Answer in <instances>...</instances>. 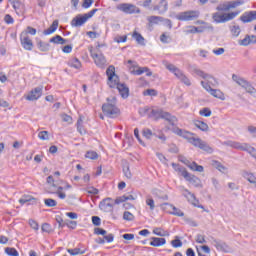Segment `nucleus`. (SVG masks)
I'll list each match as a JSON object with an SVG mask.
<instances>
[{"label":"nucleus","mask_w":256,"mask_h":256,"mask_svg":"<svg viewBox=\"0 0 256 256\" xmlns=\"http://www.w3.org/2000/svg\"><path fill=\"white\" fill-rule=\"evenodd\" d=\"M206 81L207 82L205 83H208L210 87H217L219 85V82L213 76H211V78H206Z\"/></svg>","instance_id":"864d4df0"},{"label":"nucleus","mask_w":256,"mask_h":256,"mask_svg":"<svg viewBox=\"0 0 256 256\" xmlns=\"http://www.w3.org/2000/svg\"><path fill=\"white\" fill-rule=\"evenodd\" d=\"M172 167L174 169V171H177V173H180V175L183 177V173L186 172V173H189L187 171V169L181 167V165L177 164V163H172Z\"/></svg>","instance_id":"c03bdc74"},{"label":"nucleus","mask_w":256,"mask_h":256,"mask_svg":"<svg viewBox=\"0 0 256 256\" xmlns=\"http://www.w3.org/2000/svg\"><path fill=\"white\" fill-rule=\"evenodd\" d=\"M123 219L124 221H134L135 220V215L129 211H125L123 214Z\"/></svg>","instance_id":"4d7b16f0"},{"label":"nucleus","mask_w":256,"mask_h":256,"mask_svg":"<svg viewBox=\"0 0 256 256\" xmlns=\"http://www.w3.org/2000/svg\"><path fill=\"white\" fill-rule=\"evenodd\" d=\"M239 13H241V11H235L224 14L216 12L212 15V19L215 21V23H227V21H233V19L236 18L237 15H239Z\"/></svg>","instance_id":"423d86ee"},{"label":"nucleus","mask_w":256,"mask_h":256,"mask_svg":"<svg viewBox=\"0 0 256 256\" xmlns=\"http://www.w3.org/2000/svg\"><path fill=\"white\" fill-rule=\"evenodd\" d=\"M38 137L41 139V141H49V131H40L38 133Z\"/></svg>","instance_id":"13d9d810"},{"label":"nucleus","mask_w":256,"mask_h":256,"mask_svg":"<svg viewBox=\"0 0 256 256\" xmlns=\"http://www.w3.org/2000/svg\"><path fill=\"white\" fill-rule=\"evenodd\" d=\"M185 194L184 197L191 203L194 207H198L199 209H203V205H199V201L195 197V194L191 193L189 190L184 189Z\"/></svg>","instance_id":"6ab92c4d"},{"label":"nucleus","mask_w":256,"mask_h":256,"mask_svg":"<svg viewBox=\"0 0 256 256\" xmlns=\"http://www.w3.org/2000/svg\"><path fill=\"white\" fill-rule=\"evenodd\" d=\"M99 11V9L94 8L90 12L86 14H78L76 17H74L71 21L72 27H82V25H85L93 15L96 14V12Z\"/></svg>","instance_id":"39448f33"},{"label":"nucleus","mask_w":256,"mask_h":256,"mask_svg":"<svg viewBox=\"0 0 256 256\" xmlns=\"http://www.w3.org/2000/svg\"><path fill=\"white\" fill-rule=\"evenodd\" d=\"M256 43V36L247 34L244 39L239 41V45L247 47L248 45Z\"/></svg>","instance_id":"a878e982"},{"label":"nucleus","mask_w":256,"mask_h":256,"mask_svg":"<svg viewBox=\"0 0 256 256\" xmlns=\"http://www.w3.org/2000/svg\"><path fill=\"white\" fill-rule=\"evenodd\" d=\"M125 201H135V197L133 195H123V196H120V197H117L115 199V203L116 205H119L121 203H125Z\"/></svg>","instance_id":"f704fd0d"},{"label":"nucleus","mask_w":256,"mask_h":256,"mask_svg":"<svg viewBox=\"0 0 256 256\" xmlns=\"http://www.w3.org/2000/svg\"><path fill=\"white\" fill-rule=\"evenodd\" d=\"M119 9L120 11H123V13H127L129 15H133V13H140V10L137 9V6L133 4H127V3L121 4L119 6Z\"/></svg>","instance_id":"f3484780"},{"label":"nucleus","mask_w":256,"mask_h":256,"mask_svg":"<svg viewBox=\"0 0 256 256\" xmlns=\"http://www.w3.org/2000/svg\"><path fill=\"white\" fill-rule=\"evenodd\" d=\"M167 243V240L165 238H158V237H152L150 245L152 247H161Z\"/></svg>","instance_id":"c85d7f7f"},{"label":"nucleus","mask_w":256,"mask_h":256,"mask_svg":"<svg viewBox=\"0 0 256 256\" xmlns=\"http://www.w3.org/2000/svg\"><path fill=\"white\" fill-rule=\"evenodd\" d=\"M20 42L26 51H33V40L29 38V35H27V32H22L20 35Z\"/></svg>","instance_id":"ddd939ff"},{"label":"nucleus","mask_w":256,"mask_h":256,"mask_svg":"<svg viewBox=\"0 0 256 256\" xmlns=\"http://www.w3.org/2000/svg\"><path fill=\"white\" fill-rule=\"evenodd\" d=\"M165 205H169V207L172 208V212H171L172 215H175L176 217H184L185 216V213H183V211H181V209H179L169 203L162 204V206H165Z\"/></svg>","instance_id":"c9c22d12"},{"label":"nucleus","mask_w":256,"mask_h":256,"mask_svg":"<svg viewBox=\"0 0 256 256\" xmlns=\"http://www.w3.org/2000/svg\"><path fill=\"white\" fill-rule=\"evenodd\" d=\"M173 133L175 135H178L179 137H183V139H187L188 143H191L194 147H198L202 151H205L206 153H213V148L207 144V142L201 140V138H195L193 137V133L183 130L179 127L173 128Z\"/></svg>","instance_id":"f257e3e1"},{"label":"nucleus","mask_w":256,"mask_h":256,"mask_svg":"<svg viewBox=\"0 0 256 256\" xmlns=\"http://www.w3.org/2000/svg\"><path fill=\"white\" fill-rule=\"evenodd\" d=\"M49 43H54L55 45H65V43H67V40L60 35H56L50 38Z\"/></svg>","instance_id":"473e14b6"},{"label":"nucleus","mask_w":256,"mask_h":256,"mask_svg":"<svg viewBox=\"0 0 256 256\" xmlns=\"http://www.w3.org/2000/svg\"><path fill=\"white\" fill-rule=\"evenodd\" d=\"M242 177H244V179H247L249 181V183H252V185H256V177H255V175H253V173L243 171Z\"/></svg>","instance_id":"e433bc0d"},{"label":"nucleus","mask_w":256,"mask_h":256,"mask_svg":"<svg viewBox=\"0 0 256 256\" xmlns=\"http://www.w3.org/2000/svg\"><path fill=\"white\" fill-rule=\"evenodd\" d=\"M211 109L209 108H203L199 111V115H201V117H211Z\"/></svg>","instance_id":"bf43d9fd"},{"label":"nucleus","mask_w":256,"mask_h":256,"mask_svg":"<svg viewBox=\"0 0 256 256\" xmlns=\"http://www.w3.org/2000/svg\"><path fill=\"white\" fill-rule=\"evenodd\" d=\"M90 55L94 59V63L97 65V67H103L105 63H107V60H105V56L101 54V52H95V50H90Z\"/></svg>","instance_id":"2eb2a0df"},{"label":"nucleus","mask_w":256,"mask_h":256,"mask_svg":"<svg viewBox=\"0 0 256 256\" xmlns=\"http://www.w3.org/2000/svg\"><path fill=\"white\" fill-rule=\"evenodd\" d=\"M58 183H52L48 186L47 193L50 195H57L59 199H65L67 195L64 192L57 191Z\"/></svg>","instance_id":"a211bd4d"},{"label":"nucleus","mask_w":256,"mask_h":256,"mask_svg":"<svg viewBox=\"0 0 256 256\" xmlns=\"http://www.w3.org/2000/svg\"><path fill=\"white\" fill-rule=\"evenodd\" d=\"M230 31L233 35V37H239V35H241V27L237 26H232L230 28Z\"/></svg>","instance_id":"3c124183"},{"label":"nucleus","mask_w":256,"mask_h":256,"mask_svg":"<svg viewBox=\"0 0 256 256\" xmlns=\"http://www.w3.org/2000/svg\"><path fill=\"white\" fill-rule=\"evenodd\" d=\"M239 19L242 23H252V21H256L255 10L244 12Z\"/></svg>","instance_id":"aec40b11"},{"label":"nucleus","mask_w":256,"mask_h":256,"mask_svg":"<svg viewBox=\"0 0 256 256\" xmlns=\"http://www.w3.org/2000/svg\"><path fill=\"white\" fill-rule=\"evenodd\" d=\"M144 96L157 97V90L155 89H147L143 92Z\"/></svg>","instance_id":"680f3d73"},{"label":"nucleus","mask_w":256,"mask_h":256,"mask_svg":"<svg viewBox=\"0 0 256 256\" xmlns=\"http://www.w3.org/2000/svg\"><path fill=\"white\" fill-rule=\"evenodd\" d=\"M70 255H85L86 250H81L80 248L68 249L67 250Z\"/></svg>","instance_id":"de8ad7c7"},{"label":"nucleus","mask_w":256,"mask_h":256,"mask_svg":"<svg viewBox=\"0 0 256 256\" xmlns=\"http://www.w3.org/2000/svg\"><path fill=\"white\" fill-rule=\"evenodd\" d=\"M142 135L143 137H145L146 139H151V137H155V133H153V131H151V129L146 128L142 131Z\"/></svg>","instance_id":"5fc2aeb1"},{"label":"nucleus","mask_w":256,"mask_h":256,"mask_svg":"<svg viewBox=\"0 0 256 256\" xmlns=\"http://www.w3.org/2000/svg\"><path fill=\"white\" fill-rule=\"evenodd\" d=\"M108 77V85L111 89H117L122 99L129 97V87L125 84L119 83V76L115 74V66L110 65L106 70Z\"/></svg>","instance_id":"f03ea898"},{"label":"nucleus","mask_w":256,"mask_h":256,"mask_svg":"<svg viewBox=\"0 0 256 256\" xmlns=\"http://www.w3.org/2000/svg\"><path fill=\"white\" fill-rule=\"evenodd\" d=\"M19 203H21V205H25V203H32V205H35L37 199L32 196H24L19 200Z\"/></svg>","instance_id":"4c0bfd02"},{"label":"nucleus","mask_w":256,"mask_h":256,"mask_svg":"<svg viewBox=\"0 0 256 256\" xmlns=\"http://www.w3.org/2000/svg\"><path fill=\"white\" fill-rule=\"evenodd\" d=\"M184 165H187L188 168L191 169V171H197L198 173H203V171H205L203 166L197 164V162H191L187 158L184 162Z\"/></svg>","instance_id":"b1692460"},{"label":"nucleus","mask_w":256,"mask_h":256,"mask_svg":"<svg viewBox=\"0 0 256 256\" xmlns=\"http://www.w3.org/2000/svg\"><path fill=\"white\" fill-rule=\"evenodd\" d=\"M184 165H187L188 168L191 169V171H197L198 173H203V171H205L203 166L197 164V162H191L187 158L184 162Z\"/></svg>","instance_id":"5701e85b"},{"label":"nucleus","mask_w":256,"mask_h":256,"mask_svg":"<svg viewBox=\"0 0 256 256\" xmlns=\"http://www.w3.org/2000/svg\"><path fill=\"white\" fill-rule=\"evenodd\" d=\"M139 113L142 116L148 115L149 119H153L154 121H159V119H165V121H168V123H170V125H172L173 127L175 123H177V117L159 108L150 109L149 107H144L139 109Z\"/></svg>","instance_id":"7ed1b4c3"},{"label":"nucleus","mask_w":256,"mask_h":256,"mask_svg":"<svg viewBox=\"0 0 256 256\" xmlns=\"http://www.w3.org/2000/svg\"><path fill=\"white\" fill-rule=\"evenodd\" d=\"M77 131L80 133V135H85V133H87L83 127V118L81 117L77 120Z\"/></svg>","instance_id":"37998d69"},{"label":"nucleus","mask_w":256,"mask_h":256,"mask_svg":"<svg viewBox=\"0 0 256 256\" xmlns=\"http://www.w3.org/2000/svg\"><path fill=\"white\" fill-rule=\"evenodd\" d=\"M166 69H168V71L173 73L175 77H177V79H179L182 83H184V85H187L188 87L191 86V80H189V78L185 76V74L183 73V71H181V69L177 68L173 64H166Z\"/></svg>","instance_id":"0eeeda50"},{"label":"nucleus","mask_w":256,"mask_h":256,"mask_svg":"<svg viewBox=\"0 0 256 256\" xmlns=\"http://www.w3.org/2000/svg\"><path fill=\"white\" fill-rule=\"evenodd\" d=\"M171 245L177 249L179 247H183V242L179 239V236H175V239L171 241Z\"/></svg>","instance_id":"09e8293b"},{"label":"nucleus","mask_w":256,"mask_h":256,"mask_svg":"<svg viewBox=\"0 0 256 256\" xmlns=\"http://www.w3.org/2000/svg\"><path fill=\"white\" fill-rule=\"evenodd\" d=\"M224 145H227V147H232V149H239L240 151H244L245 147H247V143L241 144L240 142L235 141L224 142Z\"/></svg>","instance_id":"bb28decb"},{"label":"nucleus","mask_w":256,"mask_h":256,"mask_svg":"<svg viewBox=\"0 0 256 256\" xmlns=\"http://www.w3.org/2000/svg\"><path fill=\"white\" fill-rule=\"evenodd\" d=\"M183 177L190 185H193V187H203V184H201V179L199 177L189 173V172H184Z\"/></svg>","instance_id":"4468645a"},{"label":"nucleus","mask_w":256,"mask_h":256,"mask_svg":"<svg viewBox=\"0 0 256 256\" xmlns=\"http://www.w3.org/2000/svg\"><path fill=\"white\" fill-rule=\"evenodd\" d=\"M154 137L160 139L162 143H165V141H167V137L165 136V134H163V132L154 133Z\"/></svg>","instance_id":"69168bd1"},{"label":"nucleus","mask_w":256,"mask_h":256,"mask_svg":"<svg viewBox=\"0 0 256 256\" xmlns=\"http://www.w3.org/2000/svg\"><path fill=\"white\" fill-rule=\"evenodd\" d=\"M13 9H15L17 15H19V13H21V8L23 7V5L21 4V1H16L13 4Z\"/></svg>","instance_id":"052dcab7"},{"label":"nucleus","mask_w":256,"mask_h":256,"mask_svg":"<svg viewBox=\"0 0 256 256\" xmlns=\"http://www.w3.org/2000/svg\"><path fill=\"white\" fill-rule=\"evenodd\" d=\"M5 253L9 256H19V252L15 248L7 247L5 248Z\"/></svg>","instance_id":"6e6d98bb"},{"label":"nucleus","mask_w":256,"mask_h":256,"mask_svg":"<svg viewBox=\"0 0 256 256\" xmlns=\"http://www.w3.org/2000/svg\"><path fill=\"white\" fill-rule=\"evenodd\" d=\"M70 67H74V69H81V61L77 58H73L69 61Z\"/></svg>","instance_id":"49530a36"},{"label":"nucleus","mask_w":256,"mask_h":256,"mask_svg":"<svg viewBox=\"0 0 256 256\" xmlns=\"http://www.w3.org/2000/svg\"><path fill=\"white\" fill-rule=\"evenodd\" d=\"M213 167H215V169H217L218 171H220V173H225L227 171V167H225L223 164H221V162L214 160L212 162Z\"/></svg>","instance_id":"ea45409f"},{"label":"nucleus","mask_w":256,"mask_h":256,"mask_svg":"<svg viewBox=\"0 0 256 256\" xmlns=\"http://www.w3.org/2000/svg\"><path fill=\"white\" fill-rule=\"evenodd\" d=\"M212 245H214L217 251H223L224 253L229 251V245H227V243L217 240L214 237H212Z\"/></svg>","instance_id":"412c9836"},{"label":"nucleus","mask_w":256,"mask_h":256,"mask_svg":"<svg viewBox=\"0 0 256 256\" xmlns=\"http://www.w3.org/2000/svg\"><path fill=\"white\" fill-rule=\"evenodd\" d=\"M128 65H131L129 67V72L132 75H143V73H146L147 77H151V75H153V72H151V70H149V68L139 67V66L133 64L132 60H128Z\"/></svg>","instance_id":"1a4fd4ad"},{"label":"nucleus","mask_w":256,"mask_h":256,"mask_svg":"<svg viewBox=\"0 0 256 256\" xmlns=\"http://www.w3.org/2000/svg\"><path fill=\"white\" fill-rule=\"evenodd\" d=\"M92 223L95 227H99L101 225V218L99 216H92Z\"/></svg>","instance_id":"774afa93"},{"label":"nucleus","mask_w":256,"mask_h":256,"mask_svg":"<svg viewBox=\"0 0 256 256\" xmlns=\"http://www.w3.org/2000/svg\"><path fill=\"white\" fill-rule=\"evenodd\" d=\"M115 205H117V203H115V200L108 197L100 202L99 209L101 211H104L105 213H110V211H113V207H115Z\"/></svg>","instance_id":"f8f14e48"},{"label":"nucleus","mask_w":256,"mask_h":256,"mask_svg":"<svg viewBox=\"0 0 256 256\" xmlns=\"http://www.w3.org/2000/svg\"><path fill=\"white\" fill-rule=\"evenodd\" d=\"M201 85L205 91L210 93L212 97H215L216 99H221L222 101L225 99V94L222 93L219 89H213L209 83H205V81H201Z\"/></svg>","instance_id":"9b49d317"},{"label":"nucleus","mask_w":256,"mask_h":256,"mask_svg":"<svg viewBox=\"0 0 256 256\" xmlns=\"http://www.w3.org/2000/svg\"><path fill=\"white\" fill-rule=\"evenodd\" d=\"M132 37H133V39H135V41L138 43V45L145 47V38L143 37V35H141V33L135 31L132 34Z\"/></svg>","instance_id":"2f4dec72"},{"label":"nucleus","mask_w":256,"mask_h":256,"mask_svg":"<svg viewBox=\"0 0 256 256\" xmlns=\"http://www.w3.org/2000/svg\"><path fill=\"white\" fill-rule=\"evenodd\" d=\"M168 9L169 4L167 3V0H160L159 4L153 7V11H158L159 15L167 13Z\"/></svg>","instance_id":"4be33fe9"},{"label":"nucleus","mask_w":256,"mask_h":256,"mask_svg":"<svg viewBox=\"0 0 256 256\" xmlns=\"http://www.w3.org/2000/svg\"><path fill=\"white\" fill-rule=\"evenodd\" d=\"M102 113L110 119H115V117H119V115H121V110L117 107L116 97L107 98V103L102 105Z\"/></svg>","instance_id":"20e7f679"},{"label":"nucleus","mask_w":256,"mask_h":256,"mask_svg":"<svg viewBox=\"0 0 256 256\" xmlns=\"http://www.w3.org/2000/svg\"><path fill=\"white\" fill-rule=\"evenodd\" d=\"M184 165H187L188 168L191 169V171H197L198 173H203V171H205L203 166L197 164V162H191L187 158L184 162Z\"/></svg>","instance_id":"393cba45"},{"label":"nucleus","mask_w":256,"mask_h":256,"mask_svg":"<svg viewBox=\"0 0 256 256\" xmlns=\"http://www.w3.org/2000/svg\"><path fill=\"white\" fill-rule=\"evenodd\" d=\"M42 231H43L44 233H53V228L51 227V224H49V223H44V224L42 225Z\"/></svg>","instance_id":"e2e57ef3"},{"label":"nucleus","mask_w":256,"mask_h":256,"mask_svg":"<svg viewBox=\"0 0 256 256\" xmlns=\"http://www.w3.org/2000/svg\"><path fill=\"white\" fill-rule=\"evenodd\" d=\"M39 51H42V53H47V51H49V49L51 48V45L47 42H43L42 40H37L36 43Z\"/></svg>","instance_id":"7c9ffc66"},{"label":"nucleus","mask_w":256,"mask_h":256,"mask_svg":"<svg viewBox=\"0 0 256 256\" xmlns=\"http://www.w3.org/2000/svg\"><path fill=\"white\" fill-rule=\"evenodd\" d=\"M194 126L197 129H200V131H203L204 133H207V131H209V125L201 120H194Z\"/></svg>","instance_id":"c756f323"},{"label":"nucleus","mask_w":256,"mask_h":256,"mask_svg":"<svg viewBox=\"0 0 256 256\" xmlns=\"http://www.w3.org/2000/svg\"><path fill=\"white\" fill-rule=\"evenodd\" d=\"M232 81L237 83V85H240V87H243L245 89L246 93H250V95H253L256 93V90L254 87L251 86L247 80H245L243 77H240L237 74L232 75Z\"/></svg>","instance_id":"6e6552de"},{"label":"nucleus","mask_w":256,"mask_h":256,"mask_svg":"<svg viewBox=\"0 0 256 256\" xmlns=\"http://www.w3.org/2000/svg\"><path fill=\"white\" fill-rule=\"evenodd\" d=\"M94 234L95 235H103L105 237V235H107V230L97 227L94 229Z\"/></svg>","instance_id":"338daca9"},{"label":"nucleus","mask_w":256,"mask_h":256,"mask_svg":"<svg viewBox=\"0 0 256 256\" xmlns=\"http://www.w3.org/2000/svg\"><path fill=\"white\" fill-rule=\"evenodd\" d=\"M243 151H246V153H249V155H251V157H253L256 160V149H255V147H252L251 145L246 144Z\"/></svg>","instance_id":"a19ab883"},{"label":"nucleus","mask_w":256,"mask_h":256,"mask_svg":"<svg viewBox=\"0 0 256 256\" xmlns=\"http://www.w3.org/2000/svg\"><path fill=\"white\" fill-rule=\"evenodd\" d=\"M194 73L198 75V77H202V79H211V74L205 73L201 69H194Z\"/></svg>","instance_id":"79ce46f5"},{"label":"nucleus","mask_w":256,"mask_h":256,"mask_svg":"<svg viewBox=\"0 0 256 256\" xmlns=\"http://www.w3.org/2000/svg\"><path fill=\"white\" fill-rule=\"evenodd\" d=\"M243 3H245V1H243V0L230 1V2H228V6L231 10V9H236V7L243 5Z\"/></svg>","instance_id":"a18cd8bd"},{"label":"nucleus","mask_w":256,"mask_h":256,"mask_svg":"<svg viewBox=\"0 0 256 256\" xmlns=\"http://www.w3.org/2000/svg\"><path fill=\"white\" fill-rule=\"evenodd\" d=\"M123 173L127 179H131V177H133V174H131V170L129 169V162H127V160L123 162Z\"/></svg>","instance_id":"58836bf2"},{"label":"nucleus","mask_w":256,"mask_h":256,"mask_svg":"<svg viewBox=\"0 0 256 256\" xmlns=\"http://www.w3.org/2000/svg\"><path fill=\"white\" fill-rule=\"evenodd\" d=\"M147 21L149 23V27H153V25H158L159 22L163 23V21H165V18L161 16H150L147 18Z\"/></svg>","instance_id":"cd10ccee"},{"label":"nucleus","mask_w":256,"mask_h":256,"mask_svg":"<svg viewBox=\"0 0 256 256\" xmlns=\"http://www.w3.org/2000/svg\"><path fill=\"white\" fill-rule=\"evenodd\" d=\"M217 11H230L229 2H226V3H224V4H220V5L217 7Z\"/></svg>","instance_id":"0e129e2a"},{"label":"nucleus","mask_w":256,"mask_h":256,"mask_svg":"<svg viewBox=\"0 0 256 256\" xmlns=\"http://www.w3.org/2000/svg\"><path fill=\"white\" fill-rule=\"evenodd\" d=\"M199 11H185L181 12L176 16L178 21H194V19H199Z\"/></svg>","instance_id":"9d476101"},{"label":"nucleus","mask_w":256,"mask_h":256,"mask_svg":"<svg viewBox=\"0 0 256 256\" xmlns=\"http://www.w3.org/2000/svg\"><path fill=\"white\" fill-rule=\"evenodd\" d=\"M57 27H59V20H54L51 26L44 30V35H51V33H55V31H57Z\"/></svg>","instance_id":"72a5a7b5"},{"label":"nucleus","mask_w":256,"mask_h":256,"mask_svg":"<svg viewBox=\"0 0 256 256\" xmlns=\"http://www.w3.org/2000/svg\"><path fill=\"white\" fill-rule=\"evenodd\" d=\"M44 204L46 205V207H57V201L52 198L44 199Z\"/></svg>","instance_id":"8fccbe9b"},{"label":"nucleus","mask_w":256,"mask_h":256,"mask_svg":"<svg viewBox=\"0 0 256 256\" xmlns=\"http://www.w3.org/2000/svg\"><path fill=\"white\" fill-rule=\"evenodd\" d=\"M86 159H99V154H97V152L95 151H87L85 154Z\"/></svg>","instance_id":"603ef678"},{"label":"nucleus","mask_w":256,"mask_h":256,"mask_svg":"<svg viewBox=\"0 0 256 256\" xmlns=\"http://www.w3.org/2000/svg\"><path fill=\"white\" fill-rule=\"evenodd\" d=\"M43 95V86H39L31 90V92L27 95V101H37Z\"/></svg>","instance_id":"dca6fc26"}]
</instances>
